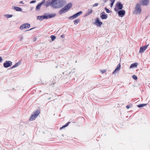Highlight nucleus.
I'll return each mask as SVG.
<instances>
[{
    "label": "nucleus",
    "instance_id": "34",
    "mask_svg": "<svg viewBox=\"0 0 150 150\" xmlns=\"http://www.w3.org/2000/svg\"><path fill=\"white\" fill-rule=\"evenodd\" d=\"M98 5V3H96L93 5V7L97 6Z\"/></svg>",
    "mask_w": 150,
    "mask_h": 150
},
{
    "label": "nucleus",
    "instance_id": "3",
    "mask_svg": "<svg viewBox=\"0 0 150 150\" xmlns=\"http://www.w3.org/2000/svg\"><path fill=\"white\" fill-rule=\"evenodd\" d=\"M142 11L141 7L140 4H137L135 6L134 13L136 14H139L141 13Z\"/></svg>",
    "mask_w": 150,
    "mask_h": 150
},
{
    "label": "nucleus",
    "instance_id": "2",
    "mask_svg": "<svg viewBox=\"0 0 150 150\" xmlns=\"http://www.w3.org/2000/svg\"><path fill=\"white\" fill-rule=\"evenodd\" d=\"M40 113V111L38 110H37L36 111L33 112L30 117L29 120L32 121L35 120L39 115Z\"/></svg>",
    "mask_w": 150,
    "mask_h": 150
},
{
    "label": "nucleus",
    "instance_id": "38",
    "mask_svg": "<svg viewBox=\"0 0 150 150\" xmlns=\"http://www.w3.org/2000/svg\"><path fill=\"white\" fill-rule=\"evenodd\" d=\"M61 37H62V38H65V36H64V35H62Z\"/></svg>",
    "mask_w": 150,
    "mask_h": 150
},
{
    "label": "nucleus",
    "instance_id": "20",
    "mask_svg": "<svg viewBox=\"0 0 150 150\" xmlns=\"http://www.w3.org/2000/svg\"><path fill=\"white\" fill-rule=\"evenodd\" d=\"M21 64V62H18L17 63H16L11 68L13 69L14 68L17 67L19 66Z\"/></svg>",
    "mask_w": 150,
    "mask_h": 150
},
{
    "label": "nucleus",
    "instance_id": "11",
    "mask_svg": "<svg viewBox=\"0 0 150 150\" xmlns=\"http://www.w3.org/2000/svg\"><path fill=\"white\" fill-rule=\"evenodd\" d=\"M121 67V66L120 64H117L116 68H115L114 71L113 72L112 74H114L118 72L120 69Z\"/></svg>",
    "mask_w": 150,
    "mask_h": 150
},
{
    "label": "nucleus",
    "instance_id": "8",
    "mask_svg": "<svg viewBox=\"0 0 150 150\" xmlns=\"http://www.w3.org/2000/svg\"><path fill=\"white\" fill-rule=\"evenodd\" d=\"M3 65L4 67L7 68L12 66V62L10 61H6L4 63Z\"/></svg>",
    "mask_w": 150,
    "mask_h": 150
},
{
    "label": "nucleus",
    "instance_id": "14",
    "mask_svg": "<svg viewBox=\"0 0 150 150\" xmlns=\"http://www.w3.org/2000/svg\"><path fill=\"white\" fill-rule=\"evenodd\" d=\"M48 17L47 16H38L37 17V19L42 21L44 19L48 18Z\"/></svg>",
    "mask_w": 150,
    "mask_h": 150
},
{
    "label": "nucleus",
    "instance_id": "26",
    "mask_svg": "<svg viewBox=\"0 0 150 150\" xmlns=\"http://www.w3.org/2000/svg\"><path fill=\"white\" fill-rule=\"evenodd\" d=\"M110 1L111 2L110 6L111 7H112L115 2V0H110Z\"/></svg>",
    "mask_w": 150,
    "mask_h": 150
},
{
    "label": "nucleus",
    "instance_id": "13",
    "mask_svg": "<svg viewBox=\"0 0 150 150\" xmlns=\"http://www.w3.org/2000/svg\"><path fill=\"white\" fill-rule=\"evenodd\" d=\"M140 3L143 5L146 6L149 4V0H140Z\"/></svg>",
    "mask_w": 150,
    "mask_h": 150
},
{
    "label": "nucleus",
    "instance_id": "19",
    "mask_svg": "<svg viewBox=\"0 0 150 150\" xmlns=\"http://www.w3.org/2000/svg\"><path fill=\"white\" fill-rule=\"evenodd\" d=\"M138 64L137 63H135L132 64L130 66V68H132L134 67H136L137 66Z\"/></svg>",
    "mask_w": 150,
    "mask_h": 150
},
{
    "label": "nucleus",
    "instance_id": "16",
    "mask_svg": "<svg viewBox=\"0 0 150 150\" xmlns=\"http://www.w3.org/2000/svg\"><path fill=\"white\" fill-rule=\"evenodd\" d=\"M58 0H50L52 6L54 8H55V6H56L57 1Z\"/></svg>",
    "mask_w": 150,
    "mask_h": 150
},
{
    "label": "nucleus",
    "instance_id": "32",
    "mask_svg": "<svg viewBox=\"0 0 150 150\" xmlns=\"http://www.w3.org/2000/svg\"><path fill=\"white\" fill-rule=\"evenodd\" d=\"M132 77L133 79L135 80H136L137 79V77L134 75L132 76Z\"/></svg>",
    "mask_w": 150,
    "mask_h": 150
},
{
    "label": "nucleus",
    "instance_id": "10",
    "mask_svg": "<svg viewBox=\"0 0 150 150\" xmlns=\"http://www.w3.org/2000/svg\"><path fill=\"white\" fill-rule=\"evenodd\" d=\"M117 12L118 15L121 17H123L125 14V11L123 10H119Z\"/></svg>",
    "mask_w": 150,
    "mask_h": 150
},
{
    "label": "nucleus",
    "instance_id": "15",
    "mask_svg": "<svg viewBox=\"0 0 150 150\" xmlns=\"http://www.w3.org/2000/svg\"><path fill=\"white\" fill-rule=\"evenodd\" d=\"M12 8L17 11L21 12L22 11V9L19 7L13 6L12 7Z\"/></svg>",
    "mask_w": 150,
    "mask_h": 150
},
{
    "label": "nucleus",
    "instance_id": "25",
    "mask_svg": "<svg viewBox=\"0 0 150 150\" xmlns=\"http://www.w3.org/2000/svg\"><path fill=\"white\" fill-rule=\"evenodd\" d=\"M79 20L78 19L75 20L73 22H74V25H77L79 22Z\"/></svg>",
    "mask_w": 150,
    "mask_h": 150
},
{
    "label": "nucleus",
    "instance_id": "18",
    "mask_svg": "<svg viewBox=\"0 0 150 150\" xmlns=\"http://www.w3.org/2000/svg\"><path fill=\"white\" fill-rule=\"evenodd\" d=\"M50 0H48L46 2L45 1V4H44L46 7H47L50 5H52Z\"/></svg>",
    "mask_w": 150,
    "mask_h": 150
},
{
    "label": "nucleus",
    "instance_id": "6",
    "mask_svg": "<svg viewBox=\"0 0 150 150\" xmlns=\"http://www.w3.org/2000/svg\"><path fill=\"white\" fill-rule=\"evenodd\" d=\"M30 27V25L28 23H25L21 25L19 28L21 30H26L28 29Z\"/></svg>",
    "mask_w": 150,
    "mask_h": 150
},
{
    "label": "nucleus",
    "instance_id": "37",
    "mask_svg": "<svg viewBox=\"0 0 150 150\" xmlns=\"http://www.w3.org/2000/svg\"><path fill=\"white\" fill-rule=\"evenodd\" d=\"M2 61V59L1 57H0V62H1Z\"/></svg>",
    "mask_w": 150,
    "mask_h": 150
},
{
    "label": "nucleus",
    "instance_id": "5",
    "mask_svg": "<svg viewBox=\"0 0 150 150\" xmlns=\"http://www.w3.org/2000/svg\"><path fill=\"white\" fill-rule=\"evenodd\" d=\"M122 8L123 5L120 2H118L116 3L114 10L115 11L117 12L122 9Z\"/></svg>",
    "mask_w": 150,
    "mask_h": 150
},
{
    "label": "nucleus",
    "instance_id": "9",
    "mask_svg": "<svg viewBox=\"0 0 150 150\" xmlns=\"http://www.w3.org/2000/svg\"><path fill=\"white\" fill-rule=\"evenodd\" d=\"M148 45H147L141 47L140 48L139 53H142L144 52L147 48Z\"/></svg>",
    "mask_w": 150,
    "mask_h": 150
},
{
    "label": "nucleus",
    "instance_id": "30",
    "mask_svg": "<svg viewBox=\"0 0 150 150\" xmlns=\"http://www.w3.org/2000/svg\"><path fill=\"white\" fill-rule=\"evenodd\" d=\"M45 0H43L42 2H41V3H40V4L42 6V5L43 4H45Z\"/></svg>",
    "mask_w": 150,
    "mask_h": 150
},
{
    "label": "nucleus",
    "instance_id": "33",
    "mask_svg": "<svg viewBox=\"0 0 150 150\" xmlns=\"http://www.w3.org/2000/svg\"><path fill=\"white\" fill-rule=\"evenodd\" d=\"M105 10L106 11V12L107 13H110V10L109 9L107 8H105Z\"/></svg>",
    "mask_w": 150,
    "mask_h": 150
},
{
    "label": "nucleus",
    "instance_id": "27",
    "mask_svg": "<svg viewBox=\"0 0 150 150\" xmlns=\"http://www.w3.org/2000/svg\"><path fill=\"white\" fill-rule=\"evenodd\" d=\"M41 6L40 4L37 5L36 7V10H38L40 9Z\"/></svg>",
    "mask_w": 150,
    "mask_h": 150
},
{
    "label": "nucleus",
    "instance_id": "22",
    "mask_svg": "<svg viewBox=\"0 0 150 150\" xmlns=\"http://www.w3.org/2000/svg\"><path fill=\"white\" fill-rule=\"evenodd\" d=\"M56 16L55 14H50L48 16H47L48 17V18H52Z\"/></svg>",
    "mask_w": 150,
    "mask_h": 150
},
{
    "label": "nucleus",
    "instance_id": "31",
    "mask_svg": "<svg viewBox=\"0 0 150 150\" xmlns=\"http://www.w3.org/2000/svg\"><path fill=\"white\" fill-rule=\"evenodd\" d=\"M100 72L102 73H104L106 71V70L105 69L101 70H100Z\"/></svg>",
    "mask_w": 150,
    "mask_h": 150
},
{
    "label": "nucleus",
    "instance_id": "28",
    "mask_svg": "<svg viewBox=\"0 0 150 150\" xmlns=\"http://www.w3.org/2000/svg\"><path fill=\"white\" fill-rule=\"evenodd\" d=\"M69 124V123H66L65 125H63L62 127H60V129H62L63 128L66 127Z\"/></svg>",
    "mask_w": 150,
    "mask_h": 150
},
{
    "label": "nucleus",
    "instance_id": "40",
    "mask_svg": "<svg viewBox=\"0 0 150 150\" xmlns=\"http://www.w3.org/2000/svg\"><path fill=\"white\" fill-rule=\"evenodd\" d=\"M20 3H21V4H23V1H21L20 2Z\"/></svg>",
    "mask_w": 150,
    "mask_h": 150
},
{
    "label": "nucleus",
    "instance_id": "39",
    "mask_svg": "<svg viewBox=\"0 0 150 150\" xmlns=\"http://www.w3.org/2000/svg\"><path fill=\"white\" fill-rule=\"evenodd\" d=\"M34 28H31V29H30L29 30H27V31H29V30H32V29H33Z\"/></svg>",
    "mask_w": 150,
    "mask_h": 150
},
{
    "label": "nucleus",
    "instance_id": "23",
    "mask_svg": "<svg viewBox=\"0 0 150 150\" xmlns=\"http://www.w3.org/2000/svg\"><path fill=\"white\" fill-rule=\"evenodd\" d=\"M101 17L102 19H106L107 18V16L106 15L102 14L101 16Z\"/></svg>",
    "mask_w": 150,
    "mask_h": 150
},
{
    "label": "nucleus",
    "instance_id": "12",
    "mask_svg": "<svg viewBox=\"0 0 150 150\" xmlns=\"http://www.w3.org/2000/svg\"><path fill=\"white\" fill-rule=\"evenodd\" d=\"M95 24L96 26L100 27L102 24V23L100 21L98 18H97L95 20Z\"/></svg>",
    "mask_w": 150,
    "mask_h": 150
},
{
    "label": "nucleus",
    "instance_id": "7",
    "mask_svg": "<svg viewBox=\"0 0 150 150\" xmlns=\"http://www.w3.org/2000/svg\"><path fill=\"white\" fill-rule=\"evenodd\" d=\"M82 13V12L81 11H80L79 12L76 13V14H74L72 16H71L69 17V19H72L73 20L74 18H75L79 16Z\"/></svg>",
    "mask_w": 150,
    "mask_h": 150
},
{
    "label": "nucleus",
    "instance_id": "29",
    "mask_svg": "<svg viewBox=\"0 0 150 150\" xmlns=\"http://www.w3.org/2000/svg\"><path fill=\"white\" fill-rule=\"evenodd\" d=\"M50 38L52 41H54L56 39L55 36L53 35H51Z\"/></svg>",
    "mask_w": 150,
    "mask_h": 150
},
{
    "label": "nucleus",
    "instance_id": "41",
    "mask_svg": "<svg viewBox=\"0 0 150 150\" xmlns=\"http://www.w3.org/2000/svg\"><path fill=\"white\" fill-rule=\"evenodd\" d=\"M21 39H23V38H22V37H21Z\"/></svg>",
    "mask_w": 150,
    "mask_h": 150
},
{
    "label": "nucleus",
    "instance_id": "43",
    "mask_svg": "<svg viewBox=\"0 0 150 150\" xmlns=\"http://www.w3.org/2000/svg\"><path fill=\"white\" fill-rule=\"evenodd\" d=\"M69 74H70V73H69Z\"/></svg>",
    "mask_w": 150,
    "mask_h": 150
},
{
    "label": "nucleus",
    "instance_id": "1",
    "mask_svg": "<svg viewBox=\"0 0 150 150\" xmlns=\"http://www.w3.org/2000/svg\"><path fill=\"white\" fill-rule=\"evenodd\" d=\"M72 6V4L71 3L68 4L59 11V13L60 15H62L66 12Z\"/></svg>",
    "mask_w": 150,
    "mask_h": 150
},
{
    "label": "nucleus",
    "instance_id": "42",
    "mask_svg": "<svg viewBox=\"0 0 150 150\" xmlns=\"http://www.w3.org/2000/svg\"><path fill=\"white\" fill-rule=\"evenodd\" d=\"M33 8H31V10H32V9H33Z\"/></svg>",
    "mask_w": 150,
    "mask_h": 150
},
{
    "label": "nucleus",
    "instance_id": "21",
    "mask_svg": "<svg viewBox=\"0 0 150 150\" xmlns=\"http://www.w3.org/2000/svg\"><path fill=\"white\" fill-rule=\"evenodd\" d=\"M4 16L5 18H10L12 17L13 16V15L12 14H5L4 15Z\"/></svg>",
    "mask_w": 150,
    "mask_h": 150
},
{
    "label": "nucleus",
    "instance_id": "17",
    "mask_svg": "<svg viewBox=\"0 0 150 150\" xmlns=\"http://www.w3.org/2000/svg\"><path fill=\"white\" fill-rule=\"evenodd\" d=\"M92 12L93 10L92 9H88L87 12L85 13V16L86 17L91 14L92 13Z\"/></svg>",
    "mask_w": 150,
    "mask_h": 150
},
{
    "label": "nucleus",
    "instance_id": "4",
    "mask_svg": "<svg viewBox=\"0 0 150 150\" xmlns=\"http://www.w3.org/2000/svg\"><path fill=\"white\" fill-rule=\"evenodd\" d=\"M66 4V2L63 0H58L56 6H55V8H59L62 7Z\"/></svg>",
    "mask_w": 150,
    "mask_h": 150
},
{
    "label": "nucleus",
    "instance_id": "35",
    "mask_svg": "<svg viewBox=\"0 0 150 150\" xmlns=\"http://www.w3.org/2000/svg\"><path fill=\"white\" fill-rule=\"evenodd\" d=\"M36 2V1L33 0L31 1L30 2V4H32L33 3H35Z\"/></svg>",
    "mask_w": 150,
    "mask_h": 150
},
{
    "label": "nucleus",
    "instance_id": "36",
    "mask_svg": "<svg viewBox=\"0 0 150 150\" xmlns=\"http://www.w3.org/2000/svg\"><path fill=\"white\" fill-rule=\"evenodd\" d=\"M130 107V105H127L126 106V107L127 109H129Z\"/></svg>",
    "mask_w": 150,
    "mask_h": 150
},
{
    "label": "nucleus",
    "instance_id": "24",
    "mask_svg": "<svg viewBox=\"0 0 150 150\" xmlns=\"http://www.w3.org/2000/svg\"><path fill=\"white\" fill-rule=\"evenodd\" d=\"M146 104H140L139 105H138L137 106L139 108L142 107L146 105Z\"/></svg>",
    "mask_w": 150,
    "mask_h": 150
}]
</instances>
